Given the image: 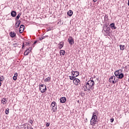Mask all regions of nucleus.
<instances>
[{
    "mask_svg": "<svg viewBox=\"0 0 129 129\" xmlns=\"http://www.w3.org/2000/svg\"><path fill=\"white\" fill-rule=\"evenodd\" d=\"M94 84L95 83H94V81H93V78H91L90 80L88 81L86 84L85 87L88 91L91 92V90L92 91L94 89Z\"/></svg>",
    "mask_w": 129,
    "mask_h": 129,
    "instance_id": "nucleus-1",
    "label": "nucleus"
},
{
    "mask_svg": "<svg viewBox=\"0 0 129 129\" xmlns=\"http://www.w3.org/2000/svg\"><path fill=\"white\" fill-rule=\"evenodd\" d=\"M97 114H98V111L93 112V115L90 120V123L93 126H94L98 122V117H97Z\"/></svg>",
    "mask_w": 129,
    "mask_h": 129,
    "instance_id": "nucleus-2",
    "label": "nucleus"
},
{
    "mask_svg": "<svg viewBox=\"0 0 129 129\" xmlns=\"http://www.w3.org/2000/svg\"><path fill=\"white\" fill-rule=\"evenodd\" d=\"M105 32L104 36H106L107 37V36H109V37L110 36V28H103V30Z\"/></svg>",
    "mask_w": 129,
    "mask_h": 129,
    "instance_id": "nucleus-3",
    "label": "nucleus"
},
{
    "mask_svg": "<svg viewBox=\"0 0 129 129\" xmlns=\"http://www.w3.org/2000/svg\"><path fill=\"white\" fill-rule=\"evenodd\" d=\"M39 90L41 93H44L47 91V88L44 84H41L39 85Z\"/></svg>",
    "mask_w": 129,
    "mask_h": 129,
    "instance_id": "nucleus-4",
    "label": "nucleus"
},
{
    "mask_svg": "<svg viewBox=\"0 0 129 129\" xmlns=\"http://www.w3.org/2000/svg\"><path fill=\"white\" fill-rule=\"evenodd\" d=\"M51 107H52L53 110V112L57 111V103L55 102H52L51 104Z\"/></svg>",
    "mask_w": 129,
    "mask_h": 129,
    "instance_id": "nucleus-5",
    "label": "nucleus"
},
{
    "mask_svg": "<svg viewBox=\"0 0 129 129\" xmlns=\"http://www.w3.org/2000/svg\"><path fill=\"white\" fill-rule=\"evenodd\" d=\"M71 74L74 77H75V78L77 77V76H79V73L77 71H72Z\"/></svg>",
    "mask_w": 129,
    "mask_h": 129,
    "instance_id": "nucleus-6",
    "label": "nucleus"
},
{
    "mask_svg": "<svg viewBox=\"0 0 129 129\" xmlns=\"http://www.w3.org/2000/svg\"><path fill=\"white\" fill-rule=\"evenodd\" d=\"M68 42L70 45H73L74 44V39H73V37L72 36H70L68 38Z\"/></svg>",
    "mask_w": 129,
    "mask_h": 129,
    "instance_id": "nucleus-7",
    "label": "nucleus"
},
{
    "mask_svg": "<svg viewBox=\"0 0 129 129\" xmlns=\"http://www.w3.org/2000/svg\"><path fill=\"white\" fill-rule=\"evenodd\" d=\"M73 83H74V84H75V85H79V84H80V80L75 78L73 81Z\"/></svg>",
    "mask_w": 129,
    "mask_h": 129,
    "instance_id": "nucleus-8",
    "label": "nucleus"
},
{
    "mask_svg": "<svg viewBox=\"0 0 129 129\" xmlns=\"http://www.w3.org/2000/svg\"><path fill=\"white\" fill-rule=\"evenodd\" d=\"M24 30H25V25H21L19 28V33L22 34L24 32Z\"/></svg>",
    "mask_w": 129,
    "mask_h": 129,
    "instance_id": "nucleus-9",
    "label": "nucleus"
},
{
    "mask_svg": "<svg viewBox=\"0 0 129 129\" xmlns=\"http://www.w3.org/2000/svg\"><path fill=\"white\" fill-rule=\"evenodd\" d=\"M67 99L65 97H62L60 99V103H65Z\"/></svg>",
    "mask_w": 129,
    "mask_h": 129,
    "instance_id": "nucleus-10",
    "label": "nucleus"
},
{
    "mask_svg": "<svg viewBox=\"0 0 129 129\" xmlns=\"http://www.w3.org/2000/svg\"><path fill=\"white\" fill-rule=\"evenodd\" d=\"M64 46V42H60L59 44H58V48L59 49V50H61L62 48Z\"/></svg>",
    "mask_w": 129,
    "mask_h": 129,
    "instance_id": "nucleus-11",
    "label": "nucleus"
},
{
    "mask_svg": "<svg viewBox=\"0 0 129 129\" xmlns=\"http://www.w3.org/2000/svg\"><path fill=\"white\" fill-rule=\"evenodd\" d=\"M117 77L118 79H122L124 77V75L122 73H120Z\"/></svg>",
    "mask_w": 129,
    "mask_h": 129,
    "instance_id": "nucleus-12",
    "label": "nucleus"
},
{
    "mask_svg": "<svg viewBox=\"0 0 129 129\" xmlns=\"http://www.w3.org/2000/svg\"><path fill=\"white\" fill-rule=\"evenodd\" d=\"M110 27L112 29V30H115V29H116V27H115V24H114V23L110 24Z\"/></svg>",
    "mask_w": 129,
    "mask_h": 129,
    "instance_id": "nucleus-13",
    "label": "nucleus"
},
{
    "mask_svg": "<svg viewBox=\"0 0 129 129\" xmlns=\"http://www.w3.org/2000/svg\"><path fill=\"white\" fill-rule=\"evenodd\" d=\"M17 21L15 24V28H19V27H20V25H21V21L20 20H17Z\"/></svg>",
    "mask_w": 129,
    "mask_h": 129,
    "instance_id": "nucleus-14",
    "label": "nucleus"
},
{
    "mask_svg": "<svg viewBox=\"0 0 129 129\" xmlns=\"http://www.w3.org/2000/svg\"><path fill=\"white\" fill-rule=\"evenodd\" d=\"M119 71H121V70H117L115 71L114 72V74H115V76H116V77H117L118 76V75H119V74L120 73V72Z\"/></svg>",
    "mask_w": 129,
    "mask_h": 129,
    "instance_id": "nucleus-15",
    "label": "nucleus"
},
{
    "mask_svg": "<svg viewBox=\"0 0 129 129\" xmlns=\"http://www.w3.org/2000/svg\"><path fill=\"white\" fill-rule=\"evenodd\" d=\"M114 80H115V77L114 76H111L109 79V81L112 82V83H113V81H114Z\"/></svg>",
    "mask_w": 129,
    "mask_h": 129,
    "instance_id": "nucleus-16",
    "label": "nucleus"
},
{
    "mask_svg": "<svg viewBox=\"0 0 129 129\" xmlns=\"http://www.w3.org/2000/svg\"><path fill=\"white\" fill-rule=\"evenodd\" d=\"M10 37H11V38H15V37L16 35V34L15 32H11L10 33Z\"/></svg>",
    "mask_w": 129,
    "mask_h": 129,
    "instance_id": "nucleus-17",
    "label": "nucleus"
},
{
    "mask_svg": "<svg viewBox=\"0 0 129 129\" xmlns=\"http://www.w3.org/2000/svg\"><path fill=\"white\" fill-rule=\"evenodd\" d=\"M11 15L13 18H15L17 16V12L15 11L11 12Z\"/></svg>",
    "mask_w": 129,
    "mask_h": 129,
    "instance_id": "nucleus-18",
    "label": "nucleus"
},
{
    "mask_svg": "<svg viewBox=\"0 0 129 129\" xmlns=\"http://www.w3.org/2000/svg\"><path fill=\"white\" fill-rule=\"evenodd\" d=\"M67 14L69 17H72V15H73V11H72V10H69Z\"/></svg>",
    "mask_w": 129,
    "mask_h": 129,
    "instance_id": "nucleus-19",
    "label": "nucleus"
},
{
    "mask_svg": "<svg viewBox=\"0 0 129 129\" xmlns=\"http://www.w3.org/2000/svg\"><path fill=\"white\" fill-rule=\"evenodd\" d=\"M30 52L31 50L29 51V49H27L24 52V55L28 56V55H29V53H30Z\"/></svg>",
    "mask_w": 129,
    "mask_h": 129,
    "instance_id": "nucleus-20",
    "label": "nucleus"
},
{
    "mask_svg": "<svg viewBox=\"0 0 129 129\" xmlns=\"http://www.w3.org/2000/svg\"><path fill=\"white\" fill-rule=\"evenodd\" d=\"M119 47L120 51H123V50H124V48H125V45L120 44L119 45Z\"/></svg>",
    "mask_w": 129,
    "mask_h": 129,
    "instance_id": "nucleus-21",
    "label": "nucleus"
},
{
    "mask_svg": "<svg viewBox=\"0 0 129 129\" xmlns=\"http://www.w3.org/2000/svg\"><path fill=\"white\" fill-rule=\"evenodd\" d=\"M60 56H64L65 55V50H60L59 51Z\"/></svg>",
    "mask_w": 129,
    "mask_h": 129,
    "instance_id": "nucleus-22",
    "label": "nucleus"
},
{
    "mask_svg": "<svg viewBox=\"0 0 129 129\" xmlns=\"http://www.w3.org/2000/svg\"><path fill=\"white\" fill-rule=\"evenodd\" d=\"M8 102V101L7 100V98H3L2 100V103L3 104H6Z\"/></svg>",
    "mask_w": 129,
    "mask_h": 129,
    "instance_id": "nucleus-23",
    "label": "nucleus"
},
{
    "mask_svg": "<svg viewBox=\"0 0 129 129\" xmlns=\"http://www.w3.org/2000/svg\"><path fill=\"white\" fill-rule=\"evenodd\" d=\"M51 81V77H48L47 78H46L44 80L45 82H49V81Z\"/></svg>",
    "mask_w": 129,
    "mask_h": 129,
    "instance_id": "nucleus-24",
    "label": "nucleus"
},
{
    "mask_svg": "<svg viewBox=\"0 0 129 129\" xmlns=\"http://www.w3.org/2000/svg\"><path fill=\"white\" fill-rule=\"evenodd\" d=\"M46 37H48V35L44 36H42L41 37L39 38V41H42V40H44V39H46Z\"/></svg>",
    "mask_w": 129,
    "mask_h": 129,
    "instance_id": "nucleus-25",
    "label": "nucleus"
},
{
    "mask_svg": "<svg viewBox=\"0 0 129 129\" xmlns=\"http://www.w3.org/2000/svg\"><path fill=\"white\" fill-rule=\"evenodd\" d=\"M21 15H22V14L21 13L18 14V15L16 17V18L15 19L16 21L19 20V19H20V17H21Z\"/></svg>",
    "mask_w": 129,
    "mask_h": 129,
    "instance_id": "nucleus-26",
    "label": "nucleus"
},
{
    "mask_svg": "<svg viewBox=\"0 0 129 129\" xmlns=\"http://www.w3.org/2000/svg\"><path fill=\"white\" fill-rule=\"evenodd\" d=\"M103 28H110V27H108V23H106L105 25H104V26Z\"/></svg>",
    "mask_w": 129,
    "mask_h": 129,
    "instance_id": "nucleus-27",
    "label": "nucleus"
},
{
    "mask_svg": "<svg viewBox=\"0 0 129 129\" xmlns=\"http://www.w3.org/2000/svg\"><path fill=\"white\" fill-rule=\"evenodd\" d=\"M9 113H10V109L8 108L5 110V113L6 114H9Z\"/></svg>",
    "mask_w": 129,
    "mask_h": 129,
    "instance_id": "nucleus-28",
    "label": "nucleus"
},
{
    "mask_svg": "<svg viewBox=\"0 0 129 129\" xmlns=\"http://www.w3.org/2000/svg\"><path fill=\"white\" fill-rule=\"evenodd\" d=\"M70 80H73L74 81V79H75V77L73 76H69Z\"/></svg>",
    "mask_w": 129,
    "mask_h": 129,
    "instance_id": "nucleus-29",
    "label": "nucleus"
},
{
    "mask_svg": "<svg viewBox=\"0 0 129 129\" xmlns=\"http://www.w3.org/2000/svg\"><path fill=\"white\" fill-rule=\"evenodd\" d=\"M18 45L19 44H18V43L16 42L15 43H13V47L16 48V47H18Z\"/></svg>",
    "mask_w": 129,
    "mask_h": 129,
    "instance_id": "nucleus-30",
    "label": "nucleus"
},
{
    "mask_svg": "<svg viewBox=\"0 0 129 129\" xmlns=\"http://www.w3.org/2000/svg\"><path fill=\"white\" fill-rule=\"evenodd\" d=\"M17 79H18V77H17V76H14L13 77V80H14V81L17 80Z\"/></svg>",
    "mask_w": 129,
    "mask_h": 129,
    "instance_id": "nucleus-31",
    "label": "nucleus"
},
{
    "mask_svg": "<svg viewBox=\"0 0 129 129\" xmlns=\"http://www.w3.org/2000/svg\"><path fill=\"white\" fill-rule=\"evenodd\" d=\"M118 81V79H116V80L113 81V84H115Z\"/></svg>",
    "mask_w": 129,
    "mask_h": 129,
    "instance_id": "nucleus-32",
    "label": "nucleus"
},
{
    "mask_svg": "<svg viewBox=\"0 0 129 129\" xmlns=\"http://www.w3.org/2000/svg\"><path fill=\"white\" fill-rule=\"evenodd\" d=\"M30 45V43L28 42H25V46H29Z\"/></svg>",
    "mask_w": 129,
    "mask_h": 129,
    "instance_id": "nucleus-33",
    "label": "nucleus"
},
{
    "mask_svg": "<svg viewBox=\"0 0 129 129\" xmlns=\"http://www.w3.org/2000/svg\"><path fill=\"white\" fill-rule=\"evenodd\" d=\"M106 19H108V16L107 15H105L104 16V20L105 21Z\"/></svg>",
    "mask_w": 129,
    "mask_h": 129,
    "instance_id": "nucleus-34",
    "label": "nucleus"
},
{
    "mask_svg": "<svg viewBox=\"0 0 129 129\" xmlns=\"http://www.w3.org/2000/svg\"><path fill=\"white\" fill-rule=\"evenodd\" d=\"M113 121H114V119L113 118H112L110 119V122H112Z\"/></svg>",
    "mask_w": 129,
    "mask_h": 129,
    "instance_id": "nucleus-35",
    "label": "nucleus"
},
{
    "mask_svg": "<svg viewBox=\"0 0 129 129\" xmlns=\"http://www.w3.org/2000/svg\"><path fill=\"white\" fill-rule=\"evenodd\" d=\"M29 122L30 123H31V124H33V120L31 119L29 120Z\"/></svg>",
    "mask_w": 129,
    "mask_h": 129,
    "instance_id": "nucleus-36",
    "label": "nucleus"
},
{
    "mask_svg": "<svg viewBox=\"0 0 129 129\" xmlns=\"http://www.w3.org/2000/svg\"><path fill=\"white\" fill-rule=\"evenodd\" d=\"M39 40H36V41H34V45H35V44H36V43H38V42H39Z\"/></svg>",
    "mask_w": 129,
    "mask_h": 129,
    "instance_id": "nucleus-37",
    "label": "nucleus"
},
{
    "mask_svg": "<svg viewBox=\"0 0 129 129\" xmlns=\"http://www.w3.org/2000/svg\"><path fill=\"white\" fill-rule=\"evenodd\" d=\"M27 49H29V51H30L31 52V50H32V47H29Z\"/></svg>",
    "mask_w": 129,
    "mask_h": 129,
    "instance_id": "nucleus-38",
    "label": "nucleus"
},
{
    "mask_svg": "<svg viewBox=\"0 0 129 129\" xmlns=\"http://www.w3.org/2000/svg\"><path fill=\"white\" fill-rule=\"evenodd\" d=\"M14 76H16V77H18V74H17V73H15L14 74Z\"/></svg>",
    "mask_w": 129,
    "mask_h": 129,
    "instance_id": "nucleus-39",
    "label": "nucleus"
},
{
    "mask_svg": "<svg viewBox=\"0 0 129 129\" xmlns=\"http://www.w3.org/2000/svg\"><path fill=\"white\" fill-rule=\"evenodd\" d=\"M46 126H50V123H47Z\"/></svg>",
    "mask_w": 129,
    "mask_h": 129,
    "instance_id": "nucleus-40",
    "label": "nucleus"
},
{
    "mask_svg": "<svg viewBox=\"0 0 129 129\" xmlns=\"http://www.w3.org/2000/svg\"><path fill=\"white\" fill-rule=\"evenodd\" d=\"M1 78V80H0V82H1V81H4V79H2Z\"/></svg>",
    "mask_w": 129,
    "mask_h": 129,
    "instance_id": "nucleus-41",
    "label": "nucleus"
},
{
    "mask_svg": "<svg viewBox=\"0 0 129 129\" xmlns=\"http://www.w3.org/2000/svg\"><path fill=\"white\" fill-rule=\"evenodd\" d=\"M25 47H26V45H22V49H24Z\"/></svg>",
    "mask_w": 129,
    "mask_h": 129,
    "instance_id": "nucleus-42",
    "label": "nucleus"
},
{
    "mask_svg": "<svg viewBox=\"0 0 129 129\" xmlns=\"http://www.w3.org/2000/svg\"><path fill=\"white\" fill-rule=\"evenodd\" d=\"M22 45H25V42H23Z\"/></svg>",
    "mask_w": 129,
    "mask_h": 129,
    "instance_id": "nucleus-43",
    "label": "nucleus"
},
{
    "mask_svg": "<svg viewBox=\"0 0 129 129\" xmlns=\"http://www.w3.org/2000/svg\"><path fill=\"white\" fill-rule=\"evenodd\" d=\"M93 2H94V3L97 2V0H93Z\"/></svg>",
    "mask_w": 129,
    "mask_h": 129,
    "instance_id": "nucleus-44",
    "label": "nucleus"
},
{
    "mask_svg": "<svg viewBox=\"0 0 129 129\" xmlns=\"http://www.w3.org/2000/svg\"><path fill=\"white\" fill-rule=\"evenodd\" d=\"M84 91H87V89H85Z\"/></svg>",
    "mask_w": 129,
    "mask_h": 129,
    "instance_id": "nucleus-45",
    "label": "nucleus"
},
{
    "mask_svg": "<svg viewBox=\"0 0 129 129\" xmlns=\"http://www.w3.org/2000/svg\"><path fill=\"white\" fill-rule=\"evenodd\" d=\"M128 6H129V0H128V3H127Z\"/></svg>",
    "mask_w": 129,
    "mask_h": 129,
    "instance_id": "nucleus-46",
    "label": "nucleus"
},
{
    "mask_svg": "<svg viewBox=\"0 0 129 129\" xmlns=\"http://www.w3.org/2000/svg\"><path fill=\"white\" fill-rule=\"evenodd\" d=\"M17 26H19V24H17Z\"/></svg>",
    "mask_w": 129,
    "mask_h": 129,
    "instance_id": "nucleus-47",
    "label": "nucleus"
},
{
    "mask_svg": "<svg viewBox=\"0 0 129 129\" xmlns=\"http://www.w3.org/2000/svg\"><path fill=\"white\" fill-rule=\"evenodd\" d=\"M78 102H79V101H78Z\"/></svg>",
    "mask_w": 129,
    "mask_h": 129,
    "instance_id": "nucleus-48",
    "label": "nucleus"
}]
</instances>
